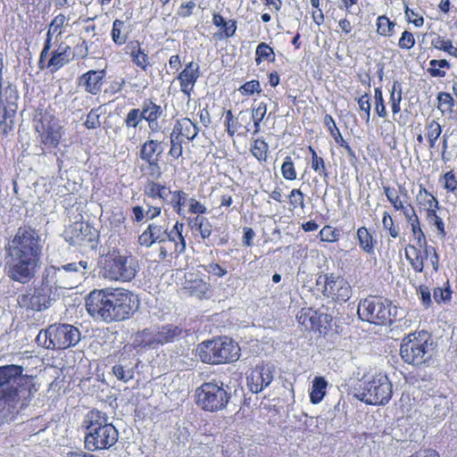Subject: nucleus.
Masks as SVG:
<instances>
[{"mask_svg":"<svg viewBox=\"0 0 457 457\" xmlns=\"http://www.w3.org/2000/svg\"><path fill=\"white\" fill-rule=\"evenodd\" d=\"M162 152V143L155 139H147L141 145L139 157L148 164L147 174L150 178L160 179L162 176L159 162Z\"/></svg>","mask_w":457,"mask_h":457,"instance_id":"obj_20","label":"nucleus"},{"mask_svg":"<svg viewBox=\"0 0 457 457\" xmlns=\"http://www.w3.org/2000/svg\"><path fill=\"white\" fill-rule=\"evenodd\" d=\"M195 354L205 364H230L240 358L241 348L233 338L226 336H217L198 344Z\"/></svg>","mask_w":457,"mask_h":457,"instance_id":"obj_6","label":"nucleus"},{"mask_svg":"<svg viewBox=\"0 0 457 457\" xmlns=\"http://www.w3.org/2000/svg\"><path fill=\"white\" fill-rule=\"evenodd\" d=\"M396 23L386 15H380L376 20L377 33L382 37H391Z\"/></svg>","mask_w":457,"mask_h":457,"instance_id":"obj_51","label":"nucleus"},{"mask_svg":"<svg viewBox=\"0 0 457 457\" xmlns=\"http://www.w3.org/2000/svg\"><path fill=\"white\" fill-rule=\"evenodd\" d=\"M70 21L71 15L64 12H60L53 17L47 27L45 37L48 44H50V40L58 41L63 34L68 32L72 26Z\"/></svg>","mask_w":457,"mask_h":457,"instance_id":"obj_25","label":"nucleus"},{"mask_svg":"<svg viewBox=\"0 0 457 457\" xmlns=\"http://www.w3.org/2000/svg\"><path fill=\"white\" fill-rule=\"evenodd\" d=\"M442 134V127L436 120H428L425 125V137L428 143V148L434 149L437 139Z\"/></svg>","mask_w":457,"mask_h":457,"instance_id":"obj_44","label":"nucleus"},{"mask_svg":"<svg viewBox=\"0 0 457 457\" xmlns=\"http://www.w3.org/2000/svg\"><path fill=\"white\" fill-rule=\"evenodd\" d=\"M340 231L330 225H325L319 233V238L321 242L335 243L340 238Z\"/></svg>","mask_w":457,"mask_h":457,"instance_id":"obj_59","label":"nucleus"},{"mask_svg":"<svg viewBox=\"0 0 457 457\" xmlns=\"http://www.w3.org/2000/svg\"><path fill=\"white\" fill-rule=\"evenodd\" d=\"M356 102L361 118L366 124H369L371 110L370 93H364L363 95L360 96L356 98Z\"/></svg>","mask_w":457,"mask_h":457,"instance_id":"obj_52","label":"nucleus"},{"mask_svg":"<svg viewBox=\"0 0 457 457\" xmlns=\"http://www.w3.org/2000/svg\"><path fill=\"white\" fill-rule=\"evenodd\" d=\"M431 46L436 50L444 51L447 54L457 58V47L453 45L449 38L438 35L431 40Z\"/></svg>","mask_w":457,"mask_h":457,"instance_id":"obj_49","label":"nucleus"},{"mask_svg":"<svg viewBox=\"0 0 457 457\" xmlns=\"http://www.w3.org/2000/svg\"><path fill=\"white\" fill-rule=\"evenodd\" d=\"M250 152L260 163H264L268 161L269 145L263 138L253 139Z\"/></svg>","mask_w":457,"mask_h":457,"instance_id":"obj_46","label":"nucleus"},{"mask_svg":"<svg viewBox=\"0 0 457 457\" xmlns=\"http://www.w3.org/2000/svg\"><path fill=\"white\" fill-rule=\"evenodd\" d=\"M296 320L306 330L320 332L321 328L330 326L332 317L320 310L303 307L297 312Z\"/></svg>","mask_w":457,"mask_h":457,"instance_id":"obj_21","label":"nucleus"},{"mask_svg":"<svg viewBox=\"0 0 457 457\" xmlns=\"http://www.w3.org/2000/svg\"><path fill=\"white\" fill-rule=\"evenodd\" d=\"M132 31L133 25L129 20L114 19L110 36L116 46H122L129 42Z\"/></svg>","mask_w":457,"mask_h":457,"instance_id":"obj_28","label":"nucleus"},{"mask_svg":"<svg viewBox=\"0 0 457 457\" xmlns=\"http://www.w3.org/2000/svg\"><path fill=\"white\" fill-rule=\"evenodd\" d=\"M127 217L124 211L120 208H116L112 210L108 217V222L110 226V230L113 234L121 235L126 233L127 226H126Z\"/></svg>","mask_w":457,"mask_h":457,"instance_id":"obj_39","label":"nucleus"},{"mask_svg":"<svg viewBox=\"0 0 457 457\" xmlns=\"http://www.w3.org/2000/svg\"><path fill=\"white\" fill-rule=\"evenodd\" d=\"M405 19L409 23H412L416 28H420L424 25V17L418 9H411L407 4H404Z\"/></svg>","mask_w":457,"mask_h":457,"instance_id":"obj_63","label":"nucleus"},{"mask_svg":"<svg viewBox=\"0 0 457 457\" xmlns=\"http://www.w3.org/2000/svg\"><path fill=\"white\" fill-rule=\"evenodd\" d=\"M200 267L212 278H221L228 274L227 269L215 262H212L208 264H203Z\"/></svg>","mask_w":457,"mask_h":457,"instance_id":"obj_64","label":"nucleus"},{"mask_svg":"<svg viewBox=\"0 0 457 457\" xmlns=\"http://www.w3.org/2000/svg\"><path fill=\"white\" fill-rule=\"evenodd\" d=\"M272 380V371L264 364L256 365L246 375V384L249 391L253 394L262 392Z\"/></svg>","mask_w":457,"mask_h":457,"instance_id":"obj_22","label":"nucleus"},{"mask_svg":"<svg viewBox=\"0 0 457 457\" xmlns=\"http://www.w3.org/2000/svg\"><path fill=\"white\" fill-rule=\"evenodd\" d=\"M393 396V384L386 372L378 371L363 381L360 399L369 405H386Z\"/></svg>","mask_w":457,"mask_h":457,"instance_id":"obj_12","label":"nucleus"},{"mask_svg":"<svg viewBox=\"0 0 457 457\" xmlns=\"http://www.w3.org/2000/svg\"><path fill=\"white\" fill-rule=\"evenodd\" d=\"M308 151L311 154V168L324 179H328L329 172L324 158L320 156L312 145L308 146Z\"/></svg>","mask_w":457,"mask_h":457,"instance_id":"obj_42","label":"nucleus"},{"mask_svg":"<svg viewBox=\"0 0 457 457\" xmlns=\"http://www.w3.org/2000/svg\"><path fill=\"white\" fill-rule=\"evenodd\" d=\"M184 329L178 325L166 324L158 328L157 339L159 345L171 343L183 336Z\"/></svg>","mask_w":457,"mask_h":457,"instance_id":"obj_37","label":"nucleus"},{"mask_svg":"<svg viewBox=\"0 0 457 457\" xmlns=\"http://www.w3.org/2000/svg\"><path fill=\"white\" fill-rule=\"evenodd\" d=\"M441 209V205L439 204L436 207L431 208L423 212L425 221L428 226L436 231V235L440 238H445L447 235L445 229V224L443 218L439 215L438 212Z\"/></svg>","mask_w":457,"mask_h":457,"instance_id":"obj_31","label":"nucleus"},{"mask_svg":"<svg viewBox=\"0 0 457 457\" xmlns=\"http://www.w3.org/2000/svg\"><path fill=\"white\" fill-rule=\"evenodd\" d=\"M276 60V54L269 44L261 42L257 45L255 49V63L260 65L263 62H274Z\"/></svg>","mask_w":457,"mask_h":457,"instance_id":"obj_45","label":"nucleus"},{"mask_svg":"<svg viewBox=\"0 0 457 457\" xmlns=\"http://www.w3.org/2000/svg\"><path fill=\"white\" fill-rule=\"evenodd\" d=\"M383 228L388 232L392 238H397L400 236L399 228L395 224V220L389 212L386 211L382 213Z\"/></svg>","mask_w":457,"mask_h":457,"instance_id":"obj_61","label":"nucleus"},{"mask_svg":"<svg viewBox=\"0 0 457 457\" xmlns=\"http://www.w3.org/2000/svg\"><path fill=\"white\" fill-rule=\"evenodd\" d=\"M130 219L135 223H142L145 220H152L162 214V206L146 204V210L141 205L132 206Z\"/></svg>","mask_w":457,"mask_h":457,"instance_id":"obj_32","label":"nucleus"},{"mask_svg":"<svg viewBox=\"0 0 457 457\" xmlns=\"http://www.w3.org/2000/svg\"><path fill=\"white\" fill-rule=\"evenodd\" d=\"M230 394L223 387L222 382L216 380L204 382L195 390V403L204 411H218L226 408Z\"/></svg>","mask_w":457,"mask_h":457,"instance_id":"obj_14","label":"nucleus"},{"mask_svg":"<svg viewBox=\"0 0 457 457\" xmlns=\"http://www.w3.org/2000/svg\"><path fill=\"white\" fill-rule=\"evenodd\" d=\"M105 77L106 71L104 69L89 70L79 77L78 83L87 93L96 96L102 91Z\"/></svg>","mask_w":457,"mask_h":457,"instance_id":"obj_24","label":"nucleus"},{"mask_svg":"<svg viewBox=\"0 0 457 457\" xmlns=\"http://www.w3.org/2000/svg\"><path fill=\"white\" fill-rule=\"evenodd\" d=\"M357 314L362 321L386 327L395 321L397 307L386 297L370 295L360 300Z\"/></svg>","mask_w":457,"mask_h":457,"instance_id":"obj_7","label":"nucleus"},{"mask_svg":"<svg viewBox=\"0 0 457 457\" xmlns=\"http://www.w3.org/2000/svg\"><path fill=\"white\" fill-rule=\"evenodd\" d=\"M22 372L23 368L19 365L0 367V418L12 414L21 398L30 397L32 384Z\"/></svg>","mask_w":457,"mask_h":457,"instance_id":"obj_3","label":"nucleus"},{"mask_svg":"<svg viewBox=\"0 0 457 457\" xmlns=\"http://www.w3.org/2000/svg\"><path fill=\"white\" fill-rule=\"evenodd\" d=\"M305 197V194L300 187L292 188L286 195L288 210L292 212L296 210L303 211L306 208Z\"/></svg>","mask_w":457,"mask_h":457,"instance_id":"obj_40","label":"nucleus"},{"mask_svg":"<svg viewBox=\"0 0 457 457\" xmlns=\"http://www.w3.org/2000/svg\"><path fill=\"white\" fill-rule=\"evenodd\" d=\"M200 76V66L193 61L186 63L184 69L178 74L176 79L179 82L180 91L188 99H190Z\"/></svg>","mask_w":457,"mask_h":457,"instance_id":"obj_23","label":"nucleus"},{"mask_svg":"<svg viewBox=\"0 0 457 457\" xmlns=\"http://www.w3.org/2000/svg\"><path fill=\"white\" fill-rule=\"evenodd\" d=\"M37 139L43 150L51 151L59 146L64 135L58 118L47 109H39L33 119Z\"/></svg>","mask_w":457,"mask_h":457,"instance_id":"obj_11","label":"nucleus"},{"mask_svg":"<svg viewBox=\"0 0 457 457\" xmlns=\"http://www.w3.org/2000/svg\"><path fill=\"white\" fill-rule=\"evenodd\" d=\"M144 120L148 123L151 129H154V125L157 124V120L162 115V108L157 104L152 99L145 98L142 103V110H140Z\"/></svg>","mask_w":457,"mask_h":457,"instance_id":"obj_35","label":"nucleus"},{"mask_svg":"<svg viewBox=\"0 0 457 457\" xmlns=\"http://www.w3.org/2000/svg\"><path fill=\"white\" fill-rule=\"evenodd\" d=\"M282 178L287 181H294L297 179V170L294 160L287 155L280 168Z\"/></svg>","mask_w":457,"mask_h":457,"instance_id":"obj_54","label":"nucleus"},{"mask_svg":"<svg viewBox=\"0 0 457 457\" xmlns=\"http://www.w3.org/2000/svg\"><path fill=\"white\" fill-rule=\"evenodd\" d=\"M140 305L137 295L123 287L94 289L85 298L87 313L106 323L130 319Z\"/></svg>","mask_w":457,"mask_h":457,"instance_id":"obj_2","label":"nucleus"},{"mask_svg":"<svg viewBox=\"0 0 457 457\" xmlns=\"http://www.w3.org/2000/svg\"><path fill=\"white\" fill-rule=\"evenodd\" d=\"M405 257L415 272H422L425 267V261L429 262L434 270H438L439 257L434 246L408 245L405 247Z\"/></svg>","mask_w":457,"mask_h":457,"instance_id":"obj_19","label":"nucleus"},{"mask_svg":"<svg viewBox=\"0 0 457 457\" xmlns=\"http://www.w3.org/2000/svg\"><path fill=\"white\" fill-rule=\"evenodd\" d=\"M159 179H148L143 186V195L154 202H159L160 206H168L179 216H184L187 206V193L183 189L172 190L166 182H161Z\"/></svg>","mask_w":457,"mask_h":457,"instance_id":"obj_9","label":"nucleus"},{"mask_svg":"<svg viewBox=\"0 0 457 457\" xmlns=\"http://www.w3.org/2000/svg\"><path fill=\"white\" fill-rule=\"evenodd\" d=\"M185 289L190 296L196 297L200 300L210 298L212 293L211 285L203 278H195L187 281Z\"/></svg>","mask_w":457,"mask_h":457,"instance_id":"obj_33","label":"nucleus"},{"mask_svg":"<svg viewBox=\"0 0 457 457\" xmlns=\"http://www.w3.org/2000/svg\"><path fill=\"white\" fill-rule=\"evenodd\" d=\"M438 182L446 193L457 195V174L453 169L440 175Z\"/></svg>","mask_w":457,"mask_h":457,"instance_id":"obj_47","label":"nucleus"},{"mask_svg":"<svg viewBox=\"0 0 457 457\" xmlns=\"http://www.w3.org/2000/svg\"><path fill=\"white\" fill-rule=\"evenodd\" d=\"M323 122L330 136L334 138L335 142L338 145L344 142V137L337 126L334 118L330 114H325Z\"/></svg>","mask_w":457,"mask_h":457,"instance_id":"obj_60","label":"nucleus"},{"mask_svg":"<svg viewBox=\"0 0 457 457\" xmlns=\"http://www.w3.org/2000/svg\"><path fill=\"white\" fill-rule=\"evenodd\" d=\"M452 295L453 290L448 280L442 287H436L433 290L434 300L438 304L442 303H450Z\"/></svg>","mask_w":457,"mask_h":457,"instance_id":"obj_53","label":"nucleus"},{"mask_svg":"<svg viewBox=\"0 0 457 457\" xmlns=\"http://www.w3.org/2000/svg\"><path fill=\"white\" fill-rule=\"evenodd\" d=\"M53 287L44 279L37 286L28 288L17 296V303L27 312H42L48 309L54 301Z\"/></svg>","mask_w":457,"mask_h":457,"instance_id":"obj_16","label":"nucleus"},{"mask_svg":"<svg viewBox=\"0 0 457 457\" xmlns=\"http://www.w3.org/2000/svg\"><path fill=\"white\" fill-rule=\"evenodd\" d=\"M158 344L157 333L151 328H145L138 330L133 336L131 346L135 349L152 347Z\"/></svg>","mask_w":457,"mask_h":457,"instance_id":"obj_36","label":"nucleus"},{"mask_svg":"<svg viewBox=\"0 0 457 457\" xmlns=\"http://www.w3.org/2000/svg\"><path fill=\"white\" fill-rule=\"evenodd\" d=\"M199 132L198 127L195 123H194L189 118H181L178 120L170 136L174 137V138L180 139L184 141L187 139V141H193Z\"/></svg>","mask_w":457,"mask_h":457,"instance_id":"obj_29","label":"nucleus"},{"mask_svg":"<svg viewBox=\"0 0 457 457\" xmlns=\"http://www.w3.org/2000/svg\"><path fill=\"white\" fill-rule=\"evenodd\" d=\"M143 114L138 108H133L130 109L125 119H124V124L126 128L128 129H137V126L142 122L144 120Z\"/></svg>","mask_w":457,"mask_h":457,"instance_id":"obj_62","label":"nucleus"},{"mask_svg":"<svg viewBox=\"0 0 457 457\" xmlns=\"http://www.w3.org/2000/svg\"><path fill=\"white\" fill-rule=\"evenodd\" d=\"M126 54L132 63L143 71L152 68L151 58L139 40H131L126 46Z\"/></svg>","mask_w":457,"mask_h":457,"instance_id":"obj_26","label":"nucleus"},{"mask_svg":"<svg viewBox=\"0 0 457 457\" xmlns=\"http://www.w3.org/2000/svg\"><path fill=\"white\" fill-rule=\"evenodd\" d=\"M139 270L137 260L130 253L122 254L119 249L109 251L103 259L101 273L110 281H132Z\"/></svg>","mask_w":457,"mask_h":457,"instance_id":"obj_8","label":"nucleus"},{"mask_svg":"<svg viewBox=\"0 0 457 457\" xmlns=\"http://www.w3.org/2000/svg\"><path fill=\"white\" fill-rule=\"evenodd\" d=\"M433 344L431 335L426 330L410 333L401 343V358L413 366L428 363L434 353Z\"/></svg>","mask_w":457,"mask_h":457,"instance_id":"obj_10","label":"nucleus"},{"mask_svg":"<svg viewBox=\"0 0 457 457\" xmlns=\"http://www.w3.org/2000/svg\"><path fill=\"white\" fill-rule=\"evenodd\" d=\"M374 111L380 118H386L387 116L381 87H375L374 89Z\"/></svg>","mask_w":457,"mask_h":457,"instance_id":"obj_58","label":"nucleus"},{"mask_svg":"<svg viewBox=\"0 0 457 457\" xmlns=\"http://www.w3.org/2000/svg\"><path fill=\"white\" fill-rule=\"evenodd\" d=\"M42 338H44L43 345L46 348L64 350L79 342L80 332L72 325L55 323L38 333L37 341L41 342Z\"/></svg>","mask_w":457,"mask_h":457,"instance_id":"obj_13","label":"nucleus"},{"mask_svg":"<svg viewBox=\"0 0 457 457\" xmlns=\"http://www.w3.org/2000/svg\"><path fill=\"white\" fill-rule=\"evenodd\" d=\"M450 63L445 59H433L429 62L428 72L433 78H443L446 75V72L444 71V69H450Z\"/></svg>","mask_w":457,"mask_h":457,"instance_id":"obj_55","label":"nucleus"},{"mask_svg":"<svg viewBox=\"0 0 457 457\" xmlns=\"http://www.w3.org/2000/svg\"><path fill=\"white\" fill-rule=\"evenodd\" d=\"M437 108L442 113H451L453 111L454 99L450 93L439 92L437 94Z\"/></svg>","mask_w":457,"mask_h":457,"instance_id":"obj_57","label":"nucleus"},{"mask_svg":"<svg viewBox=\"0 0 457 457\" xmlns=\"http://www.w3.org/2000/svg\"><path fill=\"white\" fill-rule=\"evenodd\" d=\"M85 428L84 448L88 452L110 450L119 439V431L109 422L106 413L93 409L83 420Z\"/></svg>","mask_w":457,"mask_h":457,"instance_id":"obj_4","label":"nucleus"},{"mask_svg":"<svg viewBox=\"0 0 457 457\" xmlns=\"http://www.w3.org/2000/svg\"><path fill=\"white\" fill-rule=\"evenodd\" d=\"M415 203L420 213L440 204L437 197L423 184L419 185V190L415 195Z\"/></svg>","mask_w":457,"mask_h":457,"instance_id":"obj_30","label":"nucleus"},{"mask_svg":"<svg viewBox=\"0 0 457 457\" xmlns=\"http://www.w3.org/2000/svg\"><path fill=\"white\" fill-rule=\"evenodd\" d=\"M56 43L55 40H50L48 44L47 40L44 39L37 61L39 70H48L54 73L71 62V47L63 42L58 45Z\"/></svg>","mask_w":457,"mask_h":457,"instance_id":"obj_15","label":"nucleus"},{"mask_svg":"<svg viewBox=\"0 0 457 457\" xmlns=\"http://www.w3.org/2000/svg\"><path fill=\"white\" fill-rule=\"evenodd\" d=\"M185 224L177 220L170 230H167L165 237L159 246V261L170 262L184 253L187 249L186 236L183 234Z\"/></svg>","mask_w":457,"mask_h":457,"instance_id":"obj_17","label":"nucleus"},{"mask_svg":"<svg viewBox=\"0 0 457 457\" xmlns=\"http://www.w3.org/2000/svg\"><path fill=\"white\" fill-rule=\"evenodd\" d=\"M112 372L115 378L124 383L133 379L135 371L131 364L125 361V358H119V362L112 366Z\"/></svg>","mask_w":457,"mask_h":457,"instance_id":"obj_41","label":"nucleus"},{"mask_svg":"<svg viewBox=\"0 0 457 457\" xmlns=\"http://www.w3.org/2000/svg\"><path fill=\"white\" fill-rule=\"evenodd\" d=\"M382 190L393 211L403 215L405 222L411 228L412 237L417 245H426L427 238L420 218L414 209L405 185L399 184L397 187H395L389 184H383Z\"/></svg>","mask_w":457,"mask_h":457,"instance_id":"obj_5","label":"nucleus"},{"mask_svg":"<svg viewBox=\"0 0 457 457\" xmlns=\"http://www.w3.org/2000/svg\"><path fill=\"white\" fill-rule=\"evenodd\" d=\"M324 297L337 303H345L352 295V287L349 282L340 275L326 273L320 275L316 281Z\"/></svg>","mask_w":457,"mask_h":457,"instance_id":"obj_18","label":"nucleus"},{"mask_svg":"<svg viewBox=\"0 0 457 457\" xmlns=\"http://www.w3.org/2000/svg\"><path fill=\"white\" fill-rule=\"evenodd\" d=\"M98 231L88 223L81 224L80 227V241L83 245H88L91 248H95L98 243Z\"/></svg>","mask_w":457,"mask_h":457,"instance_id":"obj_48","label":"nucleus"},{"mask_svg":"<svg viewBox=\"0 0 457 457\" xmlns=\"http://www.w3.org/2000/svg\"><path fill=\"white\" fill-rule=\"evenodd\" d=\"M4 271L8 278L21 284L29 283L40 265L43 245L37 230L30 225L19 227L5 245Z\"/></svg>","mask_w":457,"mask_h":457,"instance_id":"obj_1","label":"nucleus"},{"mask_svg":"<svg viewBox=\"0 0 457 457\" xmlns=\"http://www.w3.org/2000/svg\"><path fill=\"white\" fill-rule=\"evenodd\" d=\"M356 240L361 251L369 255L375 253L377 240L370 228L365 226L358 228L356 230Z\"/></svg>","mask_w":457,"mask_h":457,"instance_id":"obj_34","label":"nucleus"},{"mask_svg":"<svg viewBox=\"0 0 457 457\" xmlns=\"http://www.w3.org/2000/svg\"><path fill=\"white\" fill-rule=\"evenodd\" d=\"M327 386L328 382L323 377L314 378L310 392V401L312 403L317 404L323 400L326 395Z\"/></svg>","mask_w":457,"mask_h":457,"instance_id":"obj_43","label":"nucleus"},{"mask_svg":"<svg viewBox=\"0 0 457 457\" xmlns=\"http://www.w3.org/2000/svg\"><path fill=\"white\" fill-rule=\"evenodd\" d=\"M167 230L168 229L162 225L156 222H151L138 236L137 243L140 246L146 248L151 247L155 243H159L161 245L165 237Z\"/></svg>","mask_w":457,"mask_h":457,"instance_id":"obj_27","label":"nucleus"},{"mask_svg":"<svg viewBox=\"0 0 457 457\" xmlns=\"http://www.w3.org/2000/svg\"><path fill=\"white\" fill-rule=\"evenodd\" d=\"M187 225L191 230L198 232L203 240L209 238L212 233V223L204 216L188 217Z\"/></svg>","mask_w":457,"mask_h":457,"instance_id":"obj_38","label":"nucleus"},{"mask_svg":"<svg viewBox=\"0 0 457 457\" xmlns=\"http://www.w3.org/2000/svg\"><path fill=\"white\" fill-rule=\"evenodd\" d=\"M403 99L402 86L398 81L393 83L390 90L389 104L393 115H396L401 112V102Z\"/></svg>","mask_w":457,"mask_h":457,"instance_id":"obj_50","label":"nucleus"},{"mask_svg":"<svg viewBox=\"0 0 457 457\" xmlns=\"http://www.w3.org/2000/svg\"><path fill=\"white\" fill-rule=\"evenodd\" d=\"M267 113V104L260 102L257 106L253 107L252 120L253 121V134H257L261 130V122L263 120Z\"/></svg>","mask_w":457,"mask_h":457,"instance_id":"obj_56","label":"nucleus"}]
</instances>
